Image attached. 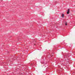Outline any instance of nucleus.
I'll return each instance as SVG.
<instances>
[{
    "instance_id": "1",
    "label": "nucleus",
    "mask_w": 75,
    "mask_h": 75,
    "mask_svg": "<svg viewBox=\"0 0 75 75\" xmlns=\"http://www.w3.org/2000/svg\"><path fill=\"white\" fill-rule=\"evenodd\" d=\"M70 11V9H68L67 12V14H69V11Z\"/></svg>"
},
{
    "instance_id": "2",
    "label": "nucleus",
    "mask_w": 75,
    "mask_h": 75,
    "mask_svg": "<svg viewBox=\"0 0 75 75\" xmlns=\"http://www.w3.org/2000/svg\"><path fill=\"white\" fill-rule=\"evenodd\" d=\"M62 18H64V14H62Z\"/></svg>"
},
{
    "instance_id": "3",
    "label": "nucleus",
    "mask_w": 75,
    "mask_h": 75,
    "mask_svg": "<svg viewBox=\"0 0 75 75\" xmlns=\"http://www.w3.org/2000/svg\"><path fill=\"white\" fill-rule=\"evenodd\" d=\"M65 25H67V22H66L65 23Z\"/></svg>"
},
{
    "instance_id": "4",
    "label": "nucleus",
    "mask_w": 75,
    "mask_h": 75,
    "mask_svg": "<svg viewBox=\"0 0 75 75\" xmlns=\"http://www.w3.org/2000/svg\"><path fill=\"white\" fill-rule=\"evenodd\" d=\"M34 45H35V44Z\"/></svg>"
}]
</instances>
